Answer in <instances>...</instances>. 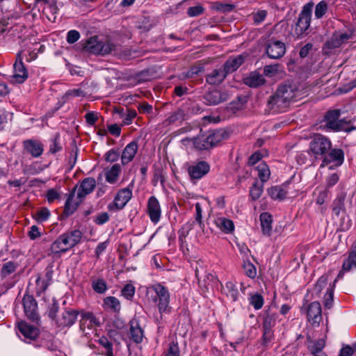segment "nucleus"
<instances>
[{
    "mask_svg": "<svg viewBox=\"0 0 356 356\" xmlns=\"http://www.w3.org/2000/svg\"><path fill=\"white\" fill-rule=\"evenodd\" d=\"M295 89L291 85L279 86L268 100V108L273 113L284 112L295 97Z\"/></svg>",
    "mask_w": 356,
    "mask_h": 356,
    "instance_id": "nucleus-1",
    "label": "nucleus"
},
{
    "mask_svg": "<svg viewBox=\"0 0 356 356\" xmlns=\"http://www.w3.org/2000/svg\"><path fill=\"white\" fill-rule=\"evenodd\" d=\"M227 137L228 134L222 130L208 131L195 137L193 145L198 150H207L213 148Z\"/></svg>",
    "mask_w": 356,
    "mask_h": 356,
    "instance_id": "nucleus-2",
    "label": "nucleus"
},
{
    "mask_svg": "<svg viewBox=\"0 0 356 356\" xmlns=\"http://www.w3.org/2000/svg\"><path fill=\"white\" fill-rule=\"evenodd\" d=\"M83 49L90 54L104 56L118 51V47L108 40H101L98 36L88 39L83 44Z\"/></svg>",
    "mask_w": 356,
    "mask_h": 356,
    "instance_id": "nucleus-3",
    "label": "nucleus"
},
{
    "mask_svg": "<svg viewBox=\"0 0 356 356\" xmlns=\"http://www.w3.org/2000/svg\"><path fill=\"white\" fill-rule=\"evenodd\" d=\"M340 111L331 110L327 111L320 128L325 131L338 132L341 131H350L351 129L347 127V123L343 120H339Z\"/></svg>",
    "mask_w": 356,
    "mask_h": 356,
    "instance_id": "nucleus-4",
    "label": "nucleus"
},
{
    "mask_svg": "<svg viewBox=\"0 0 356 356\" xmlns=\"http://www.w3.org/2000/svg\"><path fill=\"white\" fill-rule=\"evenodd\" d=\"M313 6L312 2L306 3L299 14L294 29V33L298 38L307 35L309 33Z\"/></svg>",
    "mask_w": 356,
    "mask_h": 356,
    "instance_id": "nucleus-5",
    "label": "nucleus"
},
{
    "mask_svg": "<svg viewBox=\"0 0 356 356\" xmlns=\"http://www.w3.org/2000/svg\"><path fill=\"white\" fill-rule=\"evenodd\" d=\"M149 289L155 293L152 300L156 304L159 312L169 313L171 308L169 305L170 296L168 289L160 283L152 285Z\"/></svg>",
    "mask_w": 356,
    "mask_h": 356,
    "instance_id": "nucleus-6",
    "label": "nucleus"
},
{
    "mask_svg": "<svg viewBox=\"0 0 356 356\" xmlns=\"http://www.w3.org/2000/svg\"><path fill=\"white\" fill-rule=\"evenodd\" d=\"M332 148V142L327 137L320 134H314L309 144V149L317 159L324 157Z\"/></svg>",
    "mask_w": 356,
    "mask_h": 356,
    "instance_id": "nucleus-7",
    "label": "nucleus"
},
{
    "mask_svg": "<svg viewBox=\"0 0 356 356\" xmlns=\"http://www.w3.org/2000/svg\"><path fill=\"white\" fill-rule=\"evenodd\" d=\"M79 329L86 337H89L90 332H93L96 327H99L101 323L99 319L92 312L80 310Z\"/></svg>",
    "mask_w": 356,
    "mask_h": 356,
    "instance_id": "nucleus-8",
    "label": "nucleus"
},
{
    "mask_svg": "<svg viewBox=\"0 0 356 356\" xmlns=\"http://www.w3.org/2000/svg\"><path fill=\"white\" fill-rule=\"evenodd\" d=\"M79 313V310L72 308L64 309L56 319V327L60 330L72 327L76 322Z\"/></svg>",
    "mask_w": 356,
    "mask_h": 356,
    "instance_id": "nucleus-9",
    "label": "nucleus"
},
{
    "mask_svg": "<svg viewBox=\"0 0 356 356\" xmlns=\"http://www.w3.org/2000/svg\"><path fill=\"white\" fill-rule=\"evenodd\" d=\"M265 52L271 59H280L286 53V45L280 40L270 38L265 44Z\"/></svg>",
    "mask_w": 356,
    "mask_h": 356,
    "instance_id": "nucleus-10",
    "label": "nucleus"
},
{
    "mask_svg": "<svg viewBox=\"0 0 356 356\" xmlns=\"http://www.w3.org/2000/svg\"><path fill=\"white\" fill-rule=\"evenodd\" d=\"M24 312L27 318L33 323H40V316L38 312V304L33 296H24Z\"/></svg>",
    "mask_w": 356,
    "mask_h": 356,
    "instance_id": "nucleus-11",
    "label": "nucleus"
},
{
    "mask_svg": "<svg viewBox=\"0 0 356 356\" xmlns=\"http://www.w3.org/2000/svg\"><path fill=\"white\" fill-rule=\"evenodd\" d=\"M209 170L210 165L204 161H197L187 168L190 179L193 183L204 177Z\"/></svg>",
    "mask_w": 356,
    "mask_h": 356,
    "instance_id": "nucleus-12",
    "label": "nucleus"
},
{
    "mask_svg": "<svg viewBox=\"0 0 356 356\" xmlns=\"http://www.w3.org/2000/svg\"><path fill=\"white\" fill-rule=\"evenodd\" d=\"M229 95L226 92L220 90H212L207 92L204 96V102L208 106H215L226 102Z\"/></svg>",
    "mask_w": 356,
    "mask_h": 356,
    "instance_id": "nucleus-13",
    "label": "nucleus"
},
{
    "mask_svg": "<svg viewBox=\"0 0 356 356\" xmlns=\"http://www.w3.org/2000/svg\"><path fill=\"white\" fill-rule=\"evenodd\" d=\"M307 320L312 324H319L322 321V309L319 302L314 301L309 304L306 309Z\"/></svg>",
    "mask_w": 356,
    "mask_h": 356,
    "instance_id": "nucleus-14",
    "label": "nucleus"
},
{
    "mask_svg": "<svg viewBox=\"0 0 356 356\" xmlns=\"http://www.w3.org/2000/svg\"><path fill=\"white\" fill-rule=\"evenodd\" d=\"M96 186V180L93 177L85 178L80 184L76 193V198L82 202L86 196L91 193Z\"/></svg>",
    "mask_w": 356,
    "mask_h": 356,
    "instance_id": "nucleus-15",
    "label": "nucleus"
},
{
    "mask_svg": "<svg viewBox=\"0 0 356 356\" xmlns=\"http://www.w3.org/2000/svg\"><path fill=\"white\" fill-rule=\"evenodd\" d=\"M147 213L151 221L157 223L161 215V209L158 200L154 196H151L147 202Z\"/></svg>",
    "mask_w": 356,
    "mask_h": 356,
    "instance_id": "nucleus-16",
    "label": "nucleus"
},
{
    "mask_svg": "<svg viewBox=\"0 0 356 356\" xmlns=\"http://www.w3.org/2000/svg\"><path fill=\"white\" fill-rule=\"evenodd\" d=\"M129 338L136 343H140L144 338V330L137 318H133L129 322Z\"/></svg>",
    "mask_w": 356,
    "mask_h": 356,
    "instance_id": "nucleus-17",
    "label": "nucleus"
},
{
    "mask_svg": "<svg viewBox=\"0 0 356 356\" xmlns=\"http://www.w3.org/2000/svg\"><path fill=\"white\" fill-rule=\"evenodd\" d=\"M244 60L245 58L242 55L229 57L222 66L226 76L236 72L244 63Z\"/></svg>",
    "mask_w": 356,
    "mask_h": 356,
    "instance_id": "nucleus-18",
    "label": "nucleus"
},
{
    "mask_svg": "<svg viewBox=\"0 0 356 356\" xmlns=\"http://www.w3.org/2000/svg\"><path fill=\"white\" fill-rule=\"evenodd\" d=\"M82 236V232L79 229L67 232L61 234L63 243L67 246L68 250L81 241Z\"/></svg>",
    "mask_w": 356,
    "mask_h": 356,
    "instance_id": "nucleus-19",
    "label": "nucleus"
},
{
    "mask_svg": "<svg viewBox=\"0 0 356 356\" xmlns=\"http://www.w3.org/2000/svg\"><path fill=\"white\" fill-rule=\"evenodd\" d=\"M227 76L222 67L213 69L210 72L205 75L206 83L211 86H218L221 84Z\"/></svg>",
    "mask_w": 356,
    "mask_h": 356,
    "instance_id": "nucleus-20",
    "label": "nucleus"
},
{
    "mask_svg": "<svg viewBox=\"0 0 356 356\" xmlns=\"http://www.w3.org/2000/svg\"><path fill=\"white\" fill-rule=\"evenodd\" d=\"M132 197V191L129 188H124L120 190L116 195L113 204L118 210L124 207L127 203Z\"/></svg>",
    "mask_w": 356,
    "mask_h": 356,
    "instance_id": "nucleus-21",
    "label": "nucleus"
},
{
    "mask_svg": "<svg viewBox=\"0 0 356 356\" xmlns=\"http://www.w3.org/2000/svg\"><path fill=\"white\" fill-rule=\"evenodd\" d=\"M24 148L33 157H39L43 152V145L38 140H27L24 141Z\"/></svg>",
    "mask_w": 356,
    "mask_h": 356,
    "instance_id": "nucleus-22",
    "label": "nucleus"
},
{
    "mask_svg": "<svg viewBox=\"0 0 356 356\" xmlns=\"http://www.w3.org/2000/svg\"><path fill=\"white\" fill-rule=\"evenodd\" d=\"M41 324V321L38 323H34L31 325L28 323L24 322V342H26V339H29L30 341H35L37 339L38 336L40 335V326Z\"/></svg>",
    "mask_w": 356,
    "mask_h": 356,
    "instance_id": "nucleus-23",
    "label": "nucleus"
},
{
    "mask_svg": "<svg viewBox=\"0 0 356 356\" xmlns=\"http://www.w3.org/2000/svg\"><path fill=\"white\" fill-rule=\"evenodd\" d=\"M138 143L136 141L129 143L125 147L121 156V161L123 165L129 163L134 159L138 151Z\"/></svg>",
    "mask_w": 356,
    "mask_h": 356,
    "instance_id": "nucleus-24",
    "label": "nucleus"
},
{
    "mask_svg": "<svg viewBox=\"0 0 356 356\" xmlns=\"http://www.w3.org/2000/svg\"><path fill=\"white\" fill-rule=\"evenodd\" d=\"M21 52H18L16 56L15 63L13 65V74L10 76V83H22V58L21 57Z\"/></svg>",
    "mask_w": 356,
    "mask_h": 356,
    "instance_id": "nucleus-25",
    "label": "nucleus"
},
{
    "mask_svg": "<svg viewBox=\"0 0 356 356\" xmlns=\"http://www.w3.org/2000/svg\"><path fill=\"white\" fill-rule=\"evenodd\" d=\"M266 79L264 76L254 71L250 73L249 76L244 79V83L253 88L264 85Z\"/></svg>",
    "mask_w": 356,
    "mask_h": 356,
    "instance_id": "nucleus-26",
    "label": "nucleus"
},
{
    "mask_svg": "<svg viewBox=\"0 0 356 356\" xmlns=\"http://www.w3.org/2000/svg\"><path fill=\"white\" fill-rule=\"evenodd\" d=\"M344 160V153L341 149H332L323 157V162H335L337 165L343 163Z\"/></svg>",
    "mask_w": 356,
    "mask_h": 356,
    "instance_id": "nucleus-27",
    "label": "nucleus"
},
{
    "mask_svg": "<svg viewBox=\"0 0 356 356\" xmlns=\"http://www.w3.org/2000/svg\"><path fill=\"white\" fill-rule=\"evenodd\" d=\"M76 188L77 186H75L72 189L65 204L64 213L67 216L72 215L76 210L79 204L81 202L79 200L78 202H73V199L75 197Z\"/></svg>",
    "mask_w": 356,
    "mask_h": 356,
    "instance_id": "nucleus-28",
    "label": "nucleus"
},
{
    "mask_svg": "<svg viewBox=\"0 0 356 356\" xmlns=\"http://www.w3.org/2000/svg\"><path fill=\"white\" fill-rule=\"evenodd\" d=\"M353 268H356V242L353 244L348 258L343 263L342 270L349 271Z\"/></svg>",
    "mask_w": 356,
    "mask_h": 356,
    "instance_id": "nucleus-29",
    "label": "nucleus"
},
{
    "mask_svg": "<svg viewBox=\"0 0 356 356\" xmlns=\"http://www.w3.org/2000/svg\"><path fill=\"white\" fill-rule=\"evenodd\" d=\"M260 221L262 232L266 236H270L272 231V216L268 212H264L260 215Z\"/></svg>",
    "mask_w": 356,
    "mask_h": 356,
    "instance_id": "nucleus-30",
    "label": "nucleus"
},
{
    "mask_svg": "<svg viewBox=\"0 0 356 356\" xmlns=\"http://www.w3.org/2000/svg\"><path fill=\"white\" fill-rule=\"evenodd\" d=\"M215 223L216 226L220 229V230L226 233L232 232L234 229V225L232 220L224 217L217 218L215 220Z\"/></svg>",
    "mask_w": 356,
    "mask_h": 356,
    "instance_id": "nucleus-31",
    "label": "nucleus"
},
{
    "mask_svg": "<svg viewBox=\"0 0 356 356\" xmlns=\"http://www.w3.org/2000/svg\"><path fill=\"white\" fill-rule=\"evenodd\" d=\"M277 318V313L272 311V308L268 307L265 310L264 315V322L262 327H272L275 325V321Z\"/></svg>",
    "mask_w": 356,
    "mask_h": 356,
    "instance_id": "nucleus-32",
    "label": "nucleus"
},
{
    "mask_svg": "<svg viewBox=\"0 0 356 356\" xmlns=\"http://www.w3.org/2000/svg\"><path fill=\"white\" fill-rule=\"evenodd\" d=\"M341 45L335 33L326 41L323 47V51L325 54H329L332 49L339 47Z\"/></svg>",
    "mask_w": 356,
    "mask_h": 356,
    "instance_id": "nucleus-33",
    "label": "nucleus"
},
{
    "mask_svg": "<svg viewBox=\"0 0 356 356\" xmlns=\"http://www.w3.org/2000/svg\"><path fill=\"white\" fill-rule=\"evenodd\" d=\"M256 170L258 172V177L260 179L261 183L266 182L270 175V172L268 166L264 162H261L256 167Z\"/></svg>",
    "mask_w": 356,
    "mask_h": 356,
    "instance_id": "nucleus-34",
    "label": "nucleus"
},
{
    "mask_svg": "<svg viewBox=\"0 0 356 356\" xmlns=\"http://www.w3.org/2000/svg\"><path fill=\"white\" fill-rule=\"evenodd\" d=\"M49 250L51 251V254H58L68 250L67 246L63 243L61 235L51 245Z\"/></svg>",
    "mask_w": 356,
    "mask_h": 356,
    "instance_id": "nucleus-35",
    "label": "nucleus"
},
{
    "mask_svg": "<svg viewBox=\"0 0 356 356\" xmlns=\"http://www.w3.org/2000/svg\"><path fill=\"white\" fill-rule=\"evenodd\" d=\"M268 193L270 197L276 200H283L286 196V191L281 186H275L268 189Z\"/></svg>",
    "mask_w": 356,
    "mask_h": 356,
    "instance_id": "nucleus-36",
    "label": "nucleus"
},
{
    "mask_svg": "<svg viewBox=\"0 0 356 356\" xmlns=\"http://www.w3.org/2000/svg\"><path fill=\"white\" fill-rule=\"evenodd\" d=\"M121 168L119 164H114L106 173V179L110 184H115L119 177Z\"/></svg>",
    "mask_w": 356,
    "mask_h": 356,
    "instance_id": "nucleus-37",
    "label": "nucleus"
},
{
    "mask_svg": "<svg viewBox=\"0 0 356 356\" xmlns=\"http://www.w3.org/2000/svg\"><path fill=\"white\" fill-rule=\"evenodd\" d=\"M204 71V67L202 65L192 66L187 72L181 74V79H192L198 76Z\"/></svg>",
    "mask_w": 356,
    "mask_h": 356,
    "instance_id": "nucleus-38",
    "label": "nucleus"
},
{
    "mask_svg": "<svg viewBox=\"0 0 356 356\" xmlns=\"http://www.w3.org/2000/svg\"><path fill=\"white\" fill-rule=\"evenodd\" d=\"M264 191V184L255 181L250 189V196L253 201L258 200Z\"/></svg>",
    "mask_w": 356,
    "mask_h": 356,
    "instance_id": "nucleus-39",
    "label": "nucleus"
},
{
    "mask_svg": "<svg viewBox=\"0 0 356 356\" xmlns=\"http://www.w3.org/2000/svg\"><path fill=\"white\" fill-rule=\"evenodd\" d=\"M92 289L98 293L103 294L107 290V284L103 278L92 279Z\"/></svg>",
    "mask_w": 356,
    "mask_h": 356,
    "instance_id": "nucleus-40",
    "label": "nucleus"
},
{
    "mask_svg": "<svg viewBox=\"0 0 356 356\" xmlns=\"http://www.w3.org/2000/svg\"><path fill=\"white\" fill-rule=\"evenodd\" d=\"M248 102L246 96H238L236 101L232 102L227 108L232 112H236L243 108L244 105Z\"/></svg>",
    "mask_w": 356,
    "mask_h": 356,
    "instance_id": "nucleus-41",
    "label": "nucleus"
},
{
    "mask_svg": "<svg viewBox=\"0 0 356 356\" xmlns=\"http://www.w3.org/2000/svg\"><path fill=\"white\" fill-rule=\"evenodd\" d=\"M104 305L106 308L117 312L120 310V302L118 298L113 296H108L104 298Z\"/></svg>",
    "mask_w": 356,
    "mask_h": 356,
    "instance_id": "nucleus-42",
    "label": "nucleus"
},
{
    "mask_svg": "<svg viewBox=\"0 0 356 356\" xmlns=\"http://www.w3.org/2000/svg\"><path fill=\"white\" fill-rule=\"evenodd\" d=\"M99 343L104 348L102 353L106 356H113V343L108 339L107 337L102 336L98 340Z\"/></svg>",
    "mask_w": 356,
    "mask_h": 356,
    "instance_id": "nucleus-43",
    "label": "nucleus"
},
{
    "mask_svg": "<svg viewBox=\"0 0 356 356\" xmlns=\"http://www.w3.org/2000/svg\"><path fill=\"white\" fill-rule=\"evenodd\" d=\"M184 119V111L179 108L169 114V116L166 119V122L168 124H172L178 121H182Z\"/></svg>",
    "mask_w": 356,
    "mask_h": 356,
    "instance_id": "nucleus-44",
    "label": "nucleus"
},
{
    "mask_svg": "<svg viewBox=\"0 0 356 356\" xmlns=\"http://www.w3.org/2000/svg\"><path fill=\"white\" fill-rule=\"evenodd\" d=\"M243 268L245 274L248 277L254 279L257 276L256 267L250 261H244Z\"/></svg>",
    "mask_w": 356,
    "mask_h": 356,
    "instance_id": "nucleus-45",
    "label": "nucleus"
},
{
    "mask_svg": "<svg viewBox=\"0 0 356 356\" xmlns=\"http://www.w3.org/2000/svg\"><path fill=\"white\" fill-rule=\"evenodd\" d=\"M227 296L229 297L233 301L238 299V291L236 286L232 282L226 284Z\"/></svg>",
    "mask_w": 356,
    "mask_h": 356,
    "instance_id": "nucleus-46",
    "label": "nucleus"
},
{
    "mask_svg": "<svg viewBox=\"0 0 356 356\" xmlns=\"http://www.w3.org/2000/svg\"><path fill=\"white\" fill-rule=\"evenodd\" d=\"M327 3L325 1H320L315 7L314 15L316 19H321L327 10Z\"/></svg>",
    "mask_w": 356,
    "mask_h": 356,
    "instance_id": "nucleus-47",
    "label": "nucleus"
},
{
    "mask_svg": "<svg viewBox=\"0 0 356 356\" xmlns=\"http://www.w3.org/2000/svg\"><path fill=\"white\" fill-rule=\"evenodd\" d=\"M165 356H180L179 347L177 340L170 342Z\"/></svg>",
    "mask_w": 356,
    "mask_h": 356,
    "instance_id": "nucleus-48",
    "label": "nucleus"
},
{
    "mask_svg": "<svg viewBox=\"0 0 356 356\" xmlns=\"http://www.w3.org/2000/svg\"><path fill=\"white\" fill-rule=\"evenodd\" d=\"M344 209V198L337 197L332 203V211L336 216L340 214L341 211Z\"/></svg>",
    "mask_w": 356,
    "mask_h": 356,
    "instance_id": "nucleus-49",
    "label": "nucleus"
},
{
    "mask_svg": "<svg viewBox=\"0 0 356 356\" xmlns=\"http://www.w3.org/2000/svg\"><path fill=\"white\" fill-rule=\"evenodd\" d=\"M250 303L255 309H259L263 307L264 298L261 295L256 293L251 296Z\"/></svg>",
    "mask_w": 356,
    "mask_h": 356,
    "instance_id": "nucleus-50",
    "label": "nucleus"
},
{
    "mask_svg": "<svg viewBox=\"0 0 356 356\" xmlns=\"http://www.w3.org/2000/svg\"><path fill=\"white\" fill-rule=\"evenodd\" d=\"M235 8V6L229 3H222L220 2H216L213 8L216 10L217 11H220L222 13H229L232 11Z\"/></svg>",
    "mask_w": 356,
    "mask_h": 356,
    "instance_id": "nucleus-51",
    "label": "nucleus"
},
{
    "mask_svg": "<svg viewBox=\"0 0 356 356\" xmlns=\"http://www.w3.org/2000/svg\"><path fill=\"white\" fill-rule=\"evenodd\" d=\"M217 282V278L213 274L208 273L203 282L199 280V284L200 287H204L208 289L209 286H212V284H216Z\"/></svg>",
    "mask_w": 356,
    "mask_h": 356,
    "instance_id": "nucleus-52",
    "label": "nucleus"
},
{
    "mask_svg": "<svg viewBox=\"0 0 356 356\" xmlns=\"http://www.w3.org/2000/svg\"><path fill=\"white\" fill-rule=\"evenodd\" d=\"M17 265L12 261H8L4 264L1 270V274L2 276L6 277L10 273L15 272L16 270Z\"/></svg>",
    "mask_w": 356,
    "mask_h": 356,
    "instance_id": "nucleus-53",
    "label": "nucleus"
},
{
    "mask_svg": "<svg viewBox=\"0 0 356 356\" xmlns=\"http://www.w3.org/2000/svg\"><path fill=\"white\" fill-rule=\"evenodd\" d=\"M122 296L131 300L135 294V287L131 284H127L121 291Z\"/></svg>",
    "mask_w": 356,
    "mask_h": 356,
    "instance_id": "nucleus-54",
    "label": "nucleus"
},
{
    "mask_svg": "<svg viewBox=\"0 0 356 356\" xmlns=\"http://www.w3.org/2000/svg\"><path fill=\"white\" fill-rule=\"evenodd\" d=\"M204 11V8L201 5L192 6L188 8L187 15L191 17H194L202 15Z\"/></svg>",
    "mask_w": 356,
    "mask_h": 356,
    "instance_id": "nucleus-55",
    "label": "nucleus"
},
{
    "mask_svg": "<svg viewBox=\"0 0 356 356\" xmlns=\"http://www.w3.org/2000/svg\"><path fill=\"white\" fill-rule=\"evenodd\" d=\"M59 306L57 301L54 299L53 303L49 306L48 311V316L56 322V319L58 317L57 313L58 312Z\"/></svg>",
    "mask_w": 356,
    "mask_h": 356,
    "instance_id": "nucleus-56",
    "label": "nucleus"
},
{
    "mask_svg": "<svg viewBox=\"0 0 356 356\" xmlns=\"http://www.w3.org/2000/svg\"><path fill=\"white\" fill-rule=\"evenodd\" d=\"M325 346V341L323 339L316 341L311 348V352L314 356L323 353L321 351Z\"/></svg>",
    "mask_w": 356,
    "mask_h": 356,
    "instance_id": "nucleus-57",
    "label": "nucleus"
},
{
    "mask_svg": "<svg viewBox=\"0 0 356 356\" xmlns=\"http://www.w3.org/2000/svg\"><path fill=\"white\" fill-rule=\"evenodd\" d=\"M333 289L329 288L324 297V305L326 308L330 309L333 304Z\"/></svg>",
    "mask_w": 356,
    "mask_h": 356,
    "instance_id": "nucleus-58",
    "label": "nucleus"
},
{
    "mask_svg": "<svg viewBox=\"0 0 356 356\" xmlns=\"http://www.w3.org/2000/svg\"><path fill=\"white\" fill-rule=\"evenodd\" d=\"M279 65H269L264 67V74L268 77L275 76L278 71Z\"/></svg>",
    "mask_w": 356,
    "mask_h": 356,
    "instance_id": "nucleus-59",
    "label": "nucleus"
},
{
    "mask_svg": "<svg viewBox=\"0 0 356 356\" xmlns=\"http://www.w3.org/2000/svg\"><path fill=\"white\" fill-rule=\"evenodd\" d=\"M46 198L49 203L60 198V194L55 188L49 189L46 193Z\"/></svg>",
    "mask_w": 356,
    "mask_h": 356,
    "instance_id": "nucleus-60",
    "label": "nucleus"
},
{
    "mask_svg": "<svg viewBox=\"0 0 356 356\" xmlns=\"http://www.w3.org/2000/svg\"><path fill=\"white\" fill-rule=\"evenodd\" d=\"M264 333H263V343L267 344L271 341L273 339V332L271 330L272 327H262Z\"/></svg>",
    "mask_w": 356,
    "mask_h": 356,
    "instance_id": "nucleus-61",
    "label": "nucleus"
},
{
    "mask_svg": "<svg viewBox=\"0 0 356 356\" xmlns=\"http://www.w3.org/2000/svg\"><path fill=\"white\" fill-rule=\"evenodd\" d=\"M194 222H188L183 226V227L179 231V238L183 241V239L186 237L188 234L189 231L192 229L193 225Z\"/></svg>",
    "mask_w": 356,
    "mask_h": 356,
    "instance_id": "nucleus-62",
    "label": "nucleus"
},
{
    "mask_svg": "<svg viewBox=\"0 0 356 356\" xmlns=\"http://www.w3.org/2000/svg\"><path fill=\"white\" fill-rule=\"evenodd\" d=\"M120 156L118 152L114 149H110L105 154V160L108 162L113 163L116 161Z\"/></svg>",
    "mask_w": 356,
    "mask_h": 356,
    "instance_id": "nucleus-63",
    "label": "nucleus"
},
{
    "mask_svg": "<svg viewBox=\"0 0 356 356\" xmlns=\"http://www.w3.org/2000/svg\"><path fill=\"white\" fill-rule=\"evenodd\" d=\"M36 214L38 220L40 222H44L49 218L50 216V211L47 208L43 207L41 209H40Z\"/></svg>",
    "mask_w": 356,
    "mask_h": 356,
    "instance_id": "nucleus-64",
    "label": "nucleus"
}]
</instances>
